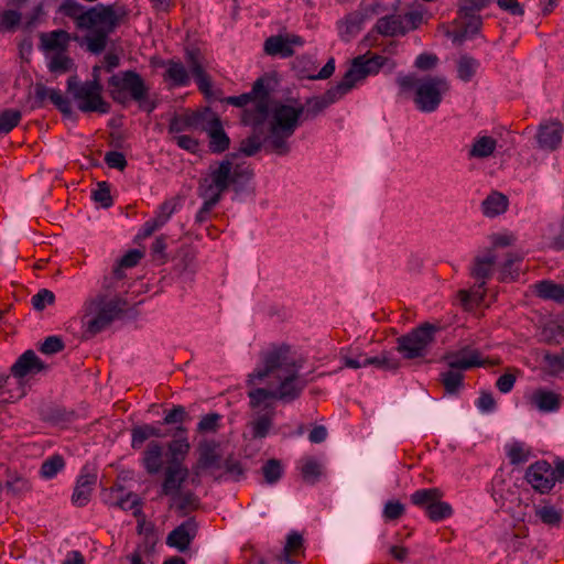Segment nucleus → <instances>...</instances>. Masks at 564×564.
Masks as SVG:
<instances>
[{"label":"nucleus","mask_w":564,"mask_h":564,"mask_svg":"<svg viewBox=\"0 0 564 564\" xmlns=\"http://www.w3.org/2000/svg\"><path fill=\"white\" fill-rule=\"evenodd\" d=\"M302 367V361L295 357L288 345L275 346L263 352L261 365L249 375V383L272 378L276 387L274 389L256 388L248 392L250 406L265 410V413L258 415L250 423L253 438H264L273 425L274 406L270 400L291 403L301 397L307 384V380L299 375Z\"/></svg>","instance_id":"nucleus-1"},{"label":"nucleus","mask_w":564,"mask_h":564,"mask_svg":"<svg viewBox=\"0 0 564 564\" xmlns=\"http://www.w3.org/2000/svg\"><path fill=\"white\" fill-rule=\"evenodd\" d=\"M388 58L379 54L367 53L351 61L343 79L330 87L323 96L308 98L304 106L305 118H314L332 104L338 101L351 89L362 84L371 75H377Z\"/></svg>","instance_id":"nucleus-2"},{"label":"nucleus","mask_w":564,"mask_h":564,"mask_svg":"<svg viewBox=\"0 0 564 564\" xmlns=\"http://www.w3.org/2000/svg\"><path fill=\"white\" fill-rule=\"evenodd\" d=\"M304 115V106L296 107L278 104L273 107L268 132L264 135V149L279 156H285L291 152L290 139L301 124V118Z\"/></svg>","instance_id":"nucleus-3"},{"label":"nucleus","mask_w":564,"mask_h":564,"mask_svg":"<svg viewBox=\"0 0 564 564\" xmlns=\"http://www.w3.org/2000/svg\"><path fill=\"white\" fill-rule=\"evenodd\" d=\"M227 155L220 161L213 162L208 167V176L200 180L198 187L206 192L218 195L221 199L225 192L232 188L236 193L242 192L253 177V171L243 164H234Z\"/></svg>","instance_id":"nucleus-4"},{"label":"nucleus","mask_w":564,"mask_h":564,"mask_svg":"<svg viewBox=\"0 0 564 564\" xmlns=\"http://www.w3.org/2000/svg\"><path fill=\"white\" fill-rule=\"evenodd\" d=\"M397 84L402 93L415 90L413 101L416 108L427 113L438 108L443 95L449 90L448 80L444 76L419 78L415 74H399Z\"/></svg>","instance_id":"nucleus-5"},{"label":"nucleus","mask_w":564,"mask_h":564,"mask_svg":"<svg viewBox=\"0 0 564 564\" xmlns=\"http://www.w3.org/2000/svg\"><path fill=\"white\" fill-rule=\"evenodd\" d=\"M270 87L269 80L264 77L258 78L249 93L239 96H230L226 99L228 105L243 108L250 102L252 107L245 108L242 112V122L246 126L264 124L270 115L269 109Z\"/></svg>","instance_id":"nucleus-6"},{"label":"nucleus","mask_w":564,"mask_h":564,"mask_svg":"<svg viewBox=\"0 0 564 564\" xmlns=\"http://www.w3.org/2000/svg\"><path fill=\"white\" fill-rule=\"evenodd\" d=\"M491 2L492 0H458L455 29L449 33L454 43L462 44L480 32L482 18L479 12Z\"/></svg>","instance_id":"nucleus-7"},{"label":"nucleus","mask_w":564,"mask_h":564,"mask_svg":"<svg viewBox=\"0 0 564 564\" xmlns=\"http://www.w3.org/2000/svg\"><path fill=\"white\" fill-rule=\"evenodd\" d=\"M58 13L74 20L76 26L82 30H90L97 23L115 24L113 6L98 4L86 9L77 0H63L58 7Z\"/></svg>","instance_id":"nucleus-8"},{"label":"nucleus","mask_w":564,"mask_h":564,"mask_svg":"<svg viewBox=\"0 0 564 564\" xmlns=\"http://www.w3.org/2000/svg\"><path fill=\"white\" fill-rule=\"evenodd\" d=\"M104 87L96 82H80L76 75L67 79V93L82 112L108 113L110 104L102 98Z\"/></svg>","instance_id":"nucleus-9"},{"label":"nucleus","mask_w":564,"mask_h":564,"mask_svg":"<svg viewBox=\"0 0 564 564\" xmlns=\"http://www.w3.org/2000/svg\"><path fill=\"white\" fill-rule=\"evenodd\" d=\"M437 330V326L424 323L410 333L398 337L397 350L405 359L423 358L427 355L434 343Z\"/></svg>","instance_id":"nucleus-10"},{"label":"nucleus","mask_w":564,"mask_h":564,"mask_svg":"<svg viewBox=\"0 0 564 564\" xmlns=\"http://www.w3.org/2000/svg\"><path fill=\"white\" fill-rule=\"evenodd\" d=\"M108 87L111 98L119 104H124L128 100L127 93L137 102L143 101L148 95V87L141 75L135 70L113 74L108 79Z\"/></svg>","instance_id":"nucleus-11"},{"label":"nucleus","mask_w":564,"mask_h":564,"mask_svg":"<svg viewBox=\"0 0 564 564\" xmlns=\"http://www.w3.org/2000/svg\"><path fill=\"white\" fill-rule=\"evenodd\" d=\"M421 15L409 12L404 17L398 14L384 15L376 22L375 31L383 36L404 35L417 26Z\"/></svg>","instance_id":"nucleus-12"},{"label":"nucleus","mask_w":564,"mask_h":564,"mask_svg":"<svg viewBox=\"0 0 564 564\" xmlns=\"http://www.w3.org/2000/svg\"><path fill=\"white\" fill-rule=\"evenodd\" d=\"M219 446L220 444L214 440H203L199 442L197 446L198 458L192 467V484H199L202 471L221 467Z\"/></svg>","instance_id":"nucleus-13"},{"label":"nucleus","mask_w":564,"mask_h":564,"mask_svg":"<svg viewBox=\"0 0 564 564\" xmlns=\"http://www.w3.org/2000/svg\"><path fill=\"white\" fill-rule=\"evenodd\" d=\"M115 13V24L110 25L108 23H97L96 26L99 29L93 31L90 34L84 37V42L86 44V48L88 52L93 54H100L107 46L108 36L111 34L116 28L120 24V22L127 17L128 12L123 7L116 9L113 7Z\"/></svg>","instance_id":"nucleus-14"},{"label":"nucleus","mask_w":564,"mask_h":564,"mask_svg":"<svg viewBox=\"0 0 564 564\" xmlns=\"http://www.w3.org/2000/svg\"><path fill=\"white\" fill-rule=\"evenodd\" d=\"M553 467L546 460H538L531 464L524 475V479L539 494H549L555 486Z\"/></svg>","instance_id":"nucleus-15"},{"label":"nucleus","mask_w":564,"mask_h":564,"mask_svg":"<svg viewBox=\"0 0 564 564\" xmlns=\"http://www.w3.org/2000/svg\"><path fill=\"white\" fill-rule=\"evenodd\" d=\"M122 310L118 301H108L104 303L97 314L86 321V334L90 337L101 333L120 315Z\"/></svg>","instance_id":"nucleus-16"},{"label":"nucleus","mask_w":564,"mask_h":564,"mask_svg":"<svg viewBox=\"0 0 564 564\" xmlns=\"http://www.w3.org/2000/svg\"><path fill=\"white\" fill-rule=\"evenodd\" d=\"M213 113L209 109H205L204 111L175 115L170 120L169 132L180 133L191 129L204 131Z\"/></svg>","instance_id":"nucleus-17"},{"label":"nucleus","mask_w":564,"mask_h":564,"mask_svg":"<svg viewBox=\"0 0 564 564\" xmlns=\"http://www.w3.org/2000/svg\"><path fill=\"white\" fill-rule=\"evenodd\" d=\"M189 470L186 466H170L164 468L163 479L160 488L161 497H172L182 490L183 485L187 480Z\"/></svg>","instance_id":"nucleus-18"},{"label":"nucleus","mask_w":564,"mask_h":564,"mask_svg":"<svg viewBox=\"0 0 564 564\" xmlns=\"http://www.w3.org/2000/svg\"><path fill=\"white\" fill-rule=\"evenodd\" d=\"M564 133L563 124L557 120L543 121L540 123L536 133L539 148L554 151L562 142Z\"/></svg>","instance_id":"nucleus-19"},{"label":"nucleus","mask_w":564,"mask_h":564,"mask_svg":"<svg viewBox=\"0 0 564 564\" xmlns=\"http://www.w3.org/2000/svg\"><path fill=\"white\" fill-rule=\"evenodd\" d=\"M196 534L197 523L194 518H189L167 534L166 544L177 549L180 552H185Z\"/></svg>","instance_id":"nucleus-20"},{"label":"nucleus","mask_w":564,"mask_h":564,"mask_svg":"<svg viewBox=\"0 0 564 564\" xmlns=\"http://www.w3.org/2000/svg\"><path fill=\"white\" fill-rule=\"evenodd\" d=\"M444 359L447 361L449 369L455 371L468 370L474 367L484 366L485 364L480 352L468 346L456 352L446 354Z\"/></svg>","instance_id":"nucleus-21"},{"label":"nucleus","mask_w":564,"mask_h":564,"mask_svg":"<svg viewBox=\"0 0 564 564\" xmlns=\"http://www.w3.org/2000/svg\"><path fill=\"white\" fill-rule=\"evenodd\" d=\"M96 481L97 475L84 467L77 477L72 495V502L77 507L86 506L90 500Z\"/></svg>","instance_id":"nucleus-22"},{"label":"nucleus","mask_w":564,"mask_h":564,"mask_svg":"<svg viewBox=\"0 0 564 564\" xmlns=\"http://www.w3.org/2000/svg\"><path fill=\"white\" fill-rule=\"evenodd\" d=\"M204 131L208 133V149L212 153L219 154L229 149L230 139L225 132L220 119L215 113L209 118Z\"/></svg>","instance_id":"nucleus-23"},{"label":"nucleus","mask_w":564,"mask_h":564,"mask_svg":"<svg viewBox=\"0 0 564 564\" xmlns=\"http://www.w3.org/2000/svg\"><path fill=\"white\" fill-rule=\"evenodd\" d=\"M366 20L358 9L345 14L336 22L338 36L344 42H350L364 29Z\"/></svg>","instance_id":"nucleus-24"},{"label":"nucleus","mask_w":564,"mask_h":564,"mask_svg":"<svg viewBox=\"0 0 564 564\" xmlns=\"http://www.w3.org/2000/svg\"><path fill=\"white\" fill-rule=\"evenodd\" d=\"M45 369L44 362L36 354L29 349L24 351L11 367V375L22 379L29 375H36Z\"/></svg>","instance_id":"nucleus-25"},{"label":"nucleus","mask_w":564,"mask_h":564,"mask_svg":"<svg viewBox=\"0 0 564 564\" xmlns=\"http://www.w3.org/2000/svg\"><path fill=\"white\" fill-rule=\"evenodd\" d=\"M164 446L151 441L142 452L141 465L149 475H158L163 470Z\"/></svg>","instance_id":"nucleus-26"},{"label":"nucleus","mask_w":564,"mask_h":564,"mask_svg":"<svg viewBox=\"0 0 564 564\" xmlns=\"http://www.w3.org/2000/svg\"><path fill=\"white\" fill-rule=\"evenodd\" d=\"M497 257L492 252L477 256L470 268V275L476 280L478 289L485 290L486 282L491 278Z\"/></svg>","instance_id":"nucleus-27"},{"label":"nucleus","mask_w":564,"mask_h":564,"mask_svg":"<svg viewBox=\"0 0 564 564\" xmlns=\"http://www.w3.org/2000/svg\"><path fill=\"white\" fill-rule=\"evenodd\" d=\"M529 403L543 413L556 412L561 405V397L553 391L536 389L529 397Z\"/></svg>","instance_id":"nucleus-28"},{"label":"nucleus","mask_w":564,"mask_h":564,"mask_svg":"<svg viewBox=\"0 0 564 564\" xmlns=\"http://www.w3.org/2000/svg\"><path fill=\"white\" fill-rule=\"evenodd\" d=\"M72 36L65 30H54L46 33H41L40 41L41 46L44 51H56L57 52H66Z\"/></svg>","instance_id":"nucleus-29"},{"label":"nucleus","mask_w":564,"mask_h":564,"mask_svg":"<svg viewBox=\"0 0 564 564\" xmlns=\"http://www.w3.org/2000/svg\"><path fill=\"white\" fill-rule=\"evenodd\" d=\"M166 448L167 465L185 466L184 460L187 457L191 449V444L185 435L169 442Z\"/></svg>","instance_id":"nucleus-30"},{"label":"nucleus","mask_w":564,"mask_h":564,"mask_svg":"<svg viewBox=\"0 0 564 564\" xmlns=\"http://www.w3.org/2000/svg\"><path fill=\"white\" fill-rule=\"evenodd\" d=\"M187 62L198 89L204 94H209L212 89V79L205 72L197 58V54L194 51L187 53Z\"/></svg>","instance_id":"nucleus-31"},{"label":"nucleus","mask_w":564,"mask_h":564,"mask_svg":"<svg viewBox=\"0 0 564 564\" xmlns=\"http://www.w3.org/2000/svg\"><path fill=\"white\" fill-rule=\"evenodd\" d=\"M497 140L490 135H477L468 151L470 159H486L494 154Z\"/></svg>","instance_id":"nucleus-32"},{"label":"nucleus","mask_w":564,"mask_h":564,"mask_svg":"<svg viewBox=\"0 0 564 564\" xmlns=\"http://www.w3.org/2000/svg\"><path fill=\"white\" fill-rule=\"evenodd\" d=\"M165 65L164 80H169L174 87H185L189 84L188 72L181 62L169 59Z\"/></svg>","instance_id":"nucleus-33"},{"label":"nucleus","mask_w":564,"mask_h":564,"mask_svg":"<svg viewBox=\"0 0 564 564\" xmlns=\"http://www.w3.org/2000/svg\"><path fill=\"white\" fill-rule=\"evenodd\" d=\"M252 128V134L243 139L240 142L239 152L246 156H252L257 154L262 147H264V132L263 124L250 126Z\"/></svg>","instance_id":"nucleus-34"},{"label":"nucleus","mask_w":564,"mask_h":564,"mask_svg":"<svg viewBox=\"0 0 564 564\" xmlns=\"http://www.w3.org/2000/svg\"><path fill=\"white\" fill-rule=\"evenodd\" d=\"M508 198L497 192L488 195L481 203L482 214L487 217H496L507 210Z\"/></svg>","instance_id":"nucleus-35"},{"label":"nucleus","mask_w":564,"mask_h":564,"mask_svg":"<svg viewBox=\"0 0 564 564\" xmlns=\"http://www.w3.org/2000/svg\"><path fill=\"white\" fill-rule=\"evenodd\" d=\"M197 193L198 196L204 199V203L195 215V224L203 225L210 218L213 208L221 199L218 197V195H213L200 187H197Z\"/></svg>","instance_id":"nucleus-36"},{"label":"nucleus","mask_w":564,"mask_h":564,"mask_svg":"<svg viewBox=\"0 0 564 564\" xmlns=\"http://www.w3.org/2000/svg\"><path fill=\"white\" fill-rule=\"evenodd\" d=\"M443 492L438 488H424L415 490L410 499L411 502L425 510V512L429 510L427 506H432L433 503L437 502V499H442Z\"/></svg>","instance_id":"nucleus-37"},{"label":"nucleus","mask_w":564,"mask_h":564,"mask_svg":"<svg viewBox=\"0 0 564 564\" xmlns=\"http://www.w3.org/2000/svg\"><path fill=\"white\" fill-rule=\"evenodd\" d=\"M264 52L270 56L291 57L294 48H289L288 42L283 35H272L264 41Z\"/></svg>","instance_id":"nucleus-38"},{"label":"nucleus","mask_w":564,"mask_h":564,"mask_svg":"<svg viewBox=\"0 0 564 564\" xmlns=\"http://www.w3.org/2000/svg\"><path fill=\"white\" fill-rule=\"evenodd\" d=\"M300 469L304 481L311 485L316 484L323 475V465L315 457H304Z\"/></svg>","instance_id":"nucleus-39"},{"label":"nucleus","mask_w":564,"mask_h":564,"mask_svg":"<svg viewBox=\"0 0 564 564\" xmlns=\"http://www.w3.org/2000/svg\"><path fill=\"white\" fill-rule=\"evenodd\" d=\"M480 67V62L475 57L465 54L462 55L457 61V77L464 82H470L477 74Z\"/></svg>","instance_id":"nucleus-40"},{"label":"nucleus","mask_w":564,"mask_h":564,"mask_svg":"<svg viewBox=\"0 0 564 564\" xmlns=\"http://www.w3.org/2000/svg\"><path fill=\"white\" fill-rule=\"evenodd\" d=\"M170 507H175L178 511L185 513L198 507V497L191 490H180L177 495L170 497Z\"/></svg>","instance_id":"nucleus-41"},{"label":"nucleus","mask_w":564,"mask_h":564,"mask_svg":"<svg viewBox=\"0 0 564 564\" xmlns=\"http://www.w3.org/2000/svg\"><path fill=\"white\" fill-rule=\"evenodd\" d=\"M536 295L543 300L564 301V286L551 281H541L535 285Z\"/></svg>","instance_id":"nucleus-42"},{"label":"nucleus","mask_w":564,"mask_h":564,"mask_svg":"<svg viewBox=\"0 0 564 564\" xmlns=\"http://www.w3.org/2000/svg\"><path fill=\"white\" fill-rule=\"evenodd\" d=\"M65 467V459L62 455L55 454L46 458L40 468V476L43 479H53Z\"/></svg>","instance_id":"nucleus-43"},{"label":"nucleus","mask_w":564,"mask_h":564,"mask_svg":"<svg viewBox=\"0 0 564 564\" xmlns=\"http://www.w3.org/2000/svg\"><path fill=\"white\" fill-rule=\"evenodd\" d=\"M506 454L511 465H520L529 460L531 451L524 443L516 441L506 446Z\"/></svg>","instance_id":"nucleus-44"},{"label":"nucleus","mask_w":564,"mask_h":564,"mask_svg":"<svg viewBox=\"0 0 564 564\" xmlns=\"http://www.w3.org/2000/svg\"><path fill=\"white\" fill-rule=\"evenodd\" d=\"M22 14L15 9L0 10V33H13L19 28Z\"/></svg>","instance_id":"nucleus-45"},{"label":"nucleus","mask_w":564,"mask_h":564,"mask_svg":"<svg viewBox=\"0 0 564 564\" xmlns=\"http://www.w3.org/2000/svg\"><path fill=\"white\" fill-rule=\"evenodd\" d=\"M535 517L544 524L558 527L562 522V513L553 506H535Z\"/></svg>","instance_id":"nucleus-46"},{"label":"nucleus","mask_w":564,"mask_h":564,"mask_svg":"<svg viewBox=\"0 0 564 564\" xmlns=\"http://www.w3.org/2000/svg\"><path fill=\"white\" fill-rule=\"evenodd\" d=\"M440 380L447 394H457L463 387L464 375L460 371L447 370L440 375Z\"/></svg>","instance_id":"nucleus-47"},{"label":"nucleus","mask_w":564,"mask_h":564,"mask_svg":"<svg viewBox=\"0 0 564 564\" xmlns=\"http://www.w3.org/2000/svg\"><path fill=\"white\" fill-rule=\"evenodd\" d=\"M6 489L7 492L12 495L13 497H19L31 491L32 486L31 482L23 476L13 474L8 475V478L6 480Z\"/></svg>","instance_id":"nucleus-48"},{"label":"nucleus","mask_w":564,"mask_h":564,"mask_svg":"<svg viewBox=\"0 0 564 564\" xmlns=\"http://www.w3.org/2000/svg\"><path fill=\"white\" fill-rule=\"evenodd\" d=\"M188 414L183 405H174L164 416L163 424H180L176 427V434H186V429L182 425Z\"/></svg>","instance_id":"nucleus-49"},{"label":"nucleus","mask_w":564,"mask_h":564,"mask_svg":"<svg viewBox=\"0 0 564 564\" xmlns=\"http://www.w3.org/2000/svg\"><path fill=\"white\" fill-rule=\"evenodd\" d=\"M22 112L18 109H4L0 112V133L8 134L21 121Z\"/></svg>","instance_id":"nucleus-50"},{"label":"nucleus","mask_w":564,"mask_h":564,"mask_svg":"<svg viewBox=\"0 0 564 564\" xmlns=\"http://www.w3.org/2000/svg\"><path fill=\"white\" fill-rule=\"evenodd\" d=\"M47 67L51 73L65 74L74 67V62L65 52H57L51 57Z\"/></svg>","instance_id":"nucleus-51"},{"label":"nucleus","mask_w":564,"mask_h":564,"mask_svg":"<svg viewBox=\"0 0 564 564\" xmlns=\"http://www.w3.org/2000/svg\"><path fill=\"white\" fill-rule=\"evenodd\" d=\"M427 507L426 516L433 522L443 521L453 514L452 506L448 502L442 501V499H437V502Z\"/></svg>","instance_id":"nucleus-52"},{"label":"nucleus","mask_w":564,"mask_h":564,"mask_svg":"<svg viewBox=\"0 0 564 564\" xmlns=\"http://www.w3.org/2000/svg\"><path fill=\"white\" fill-rule=\"evenodd\" d=\"M263 477L267 484L273 485L280 480L283 474L281 462L275 458H271L261 468Z\"/></svg>","instance_id":"nucleus-53"},{"label":"nucleus","mask_w":564,"mask_h":564,"mask_svg":"<svg viewBox=\"0 0 564 564\" xmlns=\"http://www.w3.org/2000/svg\"><path fill=\"white\" fill-rule=\"evenodd\" d=\"M178 200L176 198H170L164 200L155 212V220L163 227L176 212Z\"/></svg>","instance_id":"nucleus-54"},{"label":"nucleus","mask_w":564,"mask_h":564,"mask_svg":"<svg viewBox=\"0 0 564 564\" xmlns=\"http://www.w3.org/2000/svg\"><path fill=\"white\" fill-rule=\"evenodd\" d=\"M221 415L218 413H208L204 415L198 424L197 432L199 433H216L220 427Z\"/></svg>","instance_id":"nucleus-55"},{"label":"nucleus","mask_w":564,"mask_h":564,"mask_svg":"<svg viewBox=\"0 0 564 564\" xmlns=\"http://www.w3.org/2000/svg\"><path fill=\"white\" fill-rule=\"evenodd\" d=\"M91 197L104 208H109L113 204L110 195V186L107 182H99L97 188L93 191Z\"/></svg>","instance_id":"nucleus-56"},{"label":"nucleus","mask_w":564,"mask_h":564,"mask_svg":"<svg viewBox=\"0 0 564 564\" xmlns=\"http://www.w3.org/2000/svg\"><path fill=\"white\" fill-rule=\"evenodd\" d=\"M520 261H521V257L517 253H509L507 256V259L505 260L502 268H501V273H500L501 281L514 280L518 276L519 270L518 269L513 270V265Z\"/></svg>","instance_id":"nucleus-57"},{"label":"nucleus","mask_w":564,"mask_h":564,"mask_svg":"<svg viewBox=\"0 0 564 564\" xmlns=\"http://www.w3.org/2000/svg\"><path fill=\"white\" fill-rule=\"evenodd\" d=\"M149 430H150V424H142V425L132 427V430H131V447L133 449H140L143 446L144 442L147 440L151 438Z\"/></svg>","instance_id":"nucleus-58"},{"label":"nucleus","mask_w":564,"mask_h":564,"mask_svg":"<svg viewBox=\"0 0 564 564\" xmlns=\"http://www.w3.org/2000/svg\"><path fill=\"white\" fill-rule=\"evenodd\" d=\"M54 301H55L54 293L47 289L40 290L31 299V303L35 311H43L46 307V305L53 304Z\"/></svg>","instance_id":"nucleus-59"},{"label":"nucleus","mask_w":564,"mask_h":564,"mask_svg":"<svg viewBox=\"0 0 564 564\" xmlns=\"http://www.w3.org/2000/svg\"><path fill=\"white\" fill-rule=\"evenodd\" d=\"M142 258V252L137 249L129 250L123 257L119 260L118 268L115 269V274L120 276L121 268H133L135 267Z\"/></svg>","instance_id":"nucleus-60"},{"label":"nucleus","mask_w":564,"mask_h":564,"mask_svg":"<svg viewBox=\"0 0 564 564\" xmlns=\"http://www.w3.org/2000/svg\"><path fill=\"white\" fill-rule=\"evenodd\" d=\"M48 100L63 113L70 115V101L63 96L59 89L52 88Z\"/></svg>","instance_id":"nucleus-61"},{"label":"nucleus","mask_w":564,"mask_h":564,"mask_svg":"<svg viewBox=\"0 0 564 564\" xmlns=\"http://www.w3.org/2000/svg\"><path fill=\"white\" fill-rule=\"evenodd\" d=\"M404 513V506L400 501L390 500L384 505L383 518L387 521H393L400 519Z\"/></svg>","instance_id":"nucleus-62"},{"label":"nucleus","mask_w":564,"mask_h":564,"mask_svg":"<svg viewBox=\"0 0 564 564\" xmlns=\"http://www.w3.org/2000/svg\"><path fill=\"white\" fill-rule=\"evenodd\" d=\"M65 345L61 337L58 336H48L42 343L40 347V351L45 355H54L64 349Z\"/></svg>","instance_id":"nucleus-63"},{"label":"nucleus","mask_w":564,"mask_h":564,"mask_svg":"<svg viewBox=\"0 0 564 564\" xmlns=\"http://www.w3.org/2000/svg\"><path fill=\"white\" fill-rule=\"evenodd\" d=\"M544 362L553 375L564 371V354H550L544 355Z\"/></svg>","instance_id":"nucleus-64"}]
</instances>
